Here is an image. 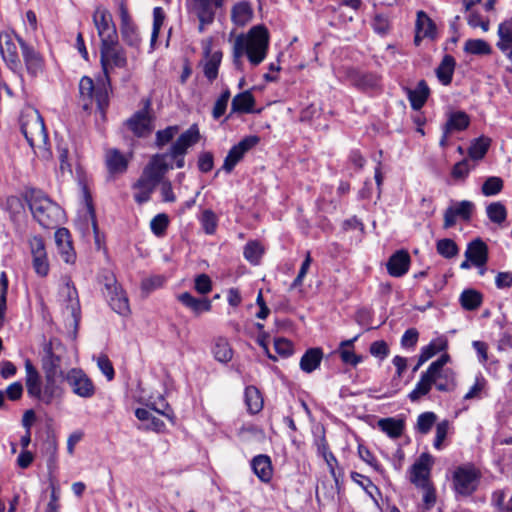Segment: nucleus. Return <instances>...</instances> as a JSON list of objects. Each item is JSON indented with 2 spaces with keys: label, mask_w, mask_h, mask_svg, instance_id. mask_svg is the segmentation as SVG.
Instances as JSON below:
<instances>
[{
  "label": "nucleus",
  "mask_w": 512,
  "mask_h": 512,
  "mask_svg": "<svg viewBox=\"0 0 512 512\" xmlns=\"http://www.w3.org/2000/svg\"><path fill=\"white\" fill-rule=\"evenodd\" d=\"M449 430V422L447 420H443L438 423L436 426V435L434 439L433 446L437 450H441L443 448V441L447 437Z\"/></svg>",
  "instance_id": "nucleus-60"
},
{
  "label": "nucleus",
  "mask_w": 512,
  "mask_h": 512,
  "mask_svg": "<svg viewBox=\"0 0 512 512\" xmlns=\"http://www.w3.org/2000/svg\"><path fill=\"white\" fill-rule=\"evenodd\" d=\"M80 217L82 224H96V216L89 195L86 194Z\"/></svg>",
  "instance_id": "nucleus-59"
},
{
  "label": "nucleus",
  "mask_w": 512,
  "mask_h": 512,
  "mask_svg": "<svg viewBox=\"0 0 512 512\" xmlns=\"http://www.w3.org/2000/svg\"><path fill=\"white\" fill-rule=\"evenodd\" d=\"M24 200L38 224H58L64 221L63 209L42 191L29 189L24 194Z\"/></svg>",
  "instance_id": "nucleus-3"
},
{
  "label": "nucleus",
  "mask_w": 512,
  "mask_h": 512,
  "mask_svg": "<svg viewBox=\"0 0 512 512\" xmlns=\"http://www.w3.org/2000/svg\"><path fill=\"white\" fill-rule=\"evenodd\" d=\"M251 466L253 472L262 482H269L272 478L273 470L271 460L267 455H258L252 459Z\"/></svg>",
  "instance_id": "nucleus-29"
},
{
  "label": "nucleus",
  "mask_w": 512,
  "mask_h": 512,
  "mask_svg": "<svg viewBox=\"0 0 512 512\" xmlns=\"http://www.w3.org/2000/svg\"><path fill=\"white\" fill-rule=\"evenodd\" d=\"M96 89V86L94 85L93 80L88 77L84 76L81 78L79 82V93L80 97L83 100V108L85 110H88L93 102V96L94 91Z\"/></svg>",
  "instance_id": "nucleus-39"
},
{
  "label": "nucleus",
  "mask_w": 512,
  "mask_h": 512,
  "mask_svg": "<svg viewBox=\"0 0 512 512\" xmlns=\"http://www.w3.org/2000/svg\"><path fill=\"white\" fill-rule=\"evenodd\" d=\"M459 301L463 309L474 311L482 305L483 296L475 289H466L461 293Z\"/></svg>",
  "instance_id": "nucleus-34"
},
{
  "label": "nucleus",
  "mask_w": 512,
  "mask_h": 512,
  "mask_svg": "<svg viewBox=\"0 0 512 512\" xmlns=\"http://www.w3.org/2000/svg\"><path fill=\"white\" fill-rule=\"evenodd\" d=\"M351 478L354 482H356L359 486H361L365 490V492L369 495V497H371L375 502H377V500L375 498V494L380 495V490L376 485L373 484V482L370 480V478H368L360 473H357V472H352Z\"/></svg>",
  "instance_id": "nucleus-45"
},
{
  "label": "nucleus",
  "mask_w": 512,
  "mask_h": 512,
  "mask_svg": "<svg viewBox=\"0 0 512 512\" xmlns=\"http://www.w3.org/2000/svg\"><path fill=\"white\" fill-rule=\"evenodd\" d=\"M156 185L148 182L143 178H139L138 181L133 185L134 199L139 204L147 202L150 199L152 192Z\"/></svg>",
  "instance_id": "nucleus-37"
},
{
  "label": "nucleus",
  "mask_w": 512,
  "mask_h": 512,
  "mask_svg": "<svg viewBox=\"0 0 512 512\" xmlns=\"http://www.w3.org/2000/svg\"><path fill=\"white\" fill-rule=\"evenodd\" d=\"M177 299L187 308H189L196 316L203 312H208L212 308L211 301L206 298H196L189 292L181 293Z\"/></svg>",
  "instance_id": "nucleus-23"
},
{
  "label": "nucleus",
  "mask_w": 512,
  "mask_h": 512,
  "mask_svg": "<svg viewBox=\"0 0 512 512\" xmlns=\"http://www.w3.org/2000/svg\"><path fill=\"white\" fill-rule=\"evenodd\" d=\"M432 465L433 457L428 453H422L410 468L411 483L420 488H427L430 484L429 476Z\"/></svg>",
  "instance_id": "nucleus-12"
},
{
  "label": "nucleus",
  "mask_w": 512,
  "mask_h": 512,
  "mask_svg": "<svg viewBox=\"0 0 512 512\" xmlns=\"http://www.w3.org/2000/svg\"><path fill=\"white\" fill-rule=\"evenodd\" d=\"M104 295L110 307L120 315H127L130 312L129 302L122 288L114 278L107 279Z\"/></svg>",
  "instance_id": "nucleus-11"
},
{
  "label": "nucleus",
  "mask_w": 512,
  "mask_h": 512,
  "mask_svg": "<svg viewBox=\"0 0 512 512\" xmlns=\"http://www.w3.org/2000/svg\"><path fill=\"white\" fill-rule=\"evenodd\" d=\"M63 350L61 342L54 338L44 345V356L42 358V369L48 377H63L61 369V355L56 351Z\"/></svg>",
  "instance_id": "nucleus-8"
},
{
  "label": "nucleus",
  "mask_w": 512,
  "mask_h": 512,
  "mask_svg": "<svg viewBox=\"0 0 512 512\" xmlns=\"http://www.w3.org/2000/svg\"><path fill=\"white\" fill-rule=\"evenodd\" d=\"M33 268L37 275L41 277L47 276L49 273V263L47 259V254H44L42 256H34Z\"/></svg>",
  "instance_id": "nucleus-61"
},
{
  "label": "nucleus",
  "mask_w": 512,
  "mask_h": 512,
  "mask_svg": "<svg viewBox=\"0 0 512 512\" xmlns=\"http://www.w3.org/2000/svg\"><path fill=\"white\" fill-rule=\"evenodd\" d=\"M212 352L214 358L221 363H227L233 357L232 348L230 347L228 340L223 337H219L215 340Z\"/></svg>",
  "instance_id": "nucleus-36"
},
{
  "label": "nucleus",
  "mask_w": 512,
  "mask_h": 512,
  "mask_svg": "<svg viewBox=\"0 0 512 512\" xmlns=\"http://www.w3.org/2000/svg\"><path fill=\"white\" fill-rule=\"evenodd\" d=\"M470 124V117L464 111H451L447 114L446 123L443 125L446 132H461L468 128Z\"/></svg>",
  "instance_id": "nucleus-27"
},
{
  "label": "nucleus",
  "mask_w": 512,
  "mask_h": 512,
  "mask_svg": "<svg viewBox=\"0 0 512 512\" xmlns=\"http://www.w3.org/2000/svg\"><path fill=\"white\" fill-rule=\"evenodd\" d=\"M380 78L376 74H364L358 80V85L365 90H373L379 87Z\"/></svg>",
  "instance_id": "nucleus-62"
},
{
  "label": "nucleus",
  "mask_w": 512,
  "mask_h": 512,
  "mask_svg": "<svg viewBox=\"0 0 512 512\" xmlns=\"http://www.w3.org/2000/svg\"><path fill=\"white\" fill-rule=\"evenodd\" d=\"M27 393L30 397L36 398L42 402V383L40 376L26 378Z\"/></svg>",
  "instance_id": "nucleus-58"
},
{
  "label": "nucleus",
  "mask_w": 512,
  "mask_h": 512,
  "mask_svg": "<svg viewBox=\"0 0 512 512\" xmlns=\"http://www.w3.org/2000/svg\"><path fill=\"white\" fill-rule=\"evenodd\" d=\"M419 332L415 328L407 329L402 338H401V346L403 348H414L418 342Z\"/></svg>",
  "instance_id": "nucleus-63"
},
{
  "label": "nucleus",
  "mask_w": 512,
  "mask_h": 512,
  "mask_svg": "<svg viewBox=\"0 0 512 512\" xmlns=\"http://www.w3.org/2000/svg\"><path fill=\"white\" fill-rule=\"evenodd\" d=\"M474 205L470 201L452 203L444 214V224H455L456 221H470Z\"/></svg>",
  "instance_id": "nucleus-17"
},
{
  "label": "nucleus",
  "mask_w": 512,
  "mask_h": 512,
  "mask_svg": "<svg viewBox=\"0 0 512 512\" xmlns=\"http://www.w3.org/2000/svg\"><path fill=\"white\" fill-rule=\"evenodd\" d=\"M58 377H48L45 375V384L42 388V402L45 404H50L53 399L60 394V389L56 384V379Z\"/></svg>",
  "instance_id": "nucleus-44"
},
{
  "label": "nucleus",
  "mask_w": 512,
  "mask_h": 512,
  "mask_svg": "<svg viewBox=\"0 0 512 512\" xmlns=\"http://www.w3.org/2000/svg\"><path fill=\"white\" fill-rule=\"evenodd\" d=\"M93 22L101 43L118 39L111 13L103 7H97L93 14Z\"/></svg>",
  "instance_id": "nucleus-10"
},
{
  "label": "nucleus",
  "mask_w": 512,
  "mask_h": 512,
  "mask_svg": "<svg viewBox=\"0 0 512 512\" xmlns=\"http://www.w3.org/2000/svg\"><path fill=\"white\" fill-rule=\"evenodd\" d=\"M437 420L434 412H424L418 416L416 429L421 434H427Z\"/></svg>",
  "instance_id": "nucleus-50"
},
{
  "label": "nucleus",
  "mask_w": 512,
  "mask_h": 512,
  "mask_svg": "<svg viewBox=\"0 0 512 512\" xmlns=\"http://www.w3.org/2000/svg\"><path fill=\"white\" fill-rule=\"evenodd\" d=\"M436 26L432 19L424 12H417L415 43L418 45L421 38H434Z\"/></svg>",
  "instance_id": "nucleus-22"
},
{
  "label": "nucleus",
  "mask_w": 512,
  "mask_h": 512,
  "mask_svg": "<svg viewBox=\"0 0 512 512\" xmlns=\"http://www.w3.org/2000/svg\"><path fill=\"white\" fill-rule=\"evenodd\" d=\"M65 290L67 297L66 309L70 312L71 316L76 319L80 308L77 290L70 280L66 282Z\"/></svg>",
  "instance_id": "nucleus-42"
},
{
  "label": "nucleus",
  "mask_w": 512,
  "mask_h": 512,
  "mask_svg": "<svg viewBox=\"0 0 512 512\" xmlns=\"http://www.w3.org/2000/svg\"><path fill=\"white\" fill-rule=\"evenodd\" d=\"M7 208L10 211L13 222H20V215L25 212L23 200L17 196H11L7 199Z\"/></svg>",
  "instance_id": "nucleus-53"
},
{
  "label": "nucleus",
  "mask_w": 512,
  "mask_h": 512,
  "mask_svg": "<svg viewBox=\"0 0 512 512\" xmlns=\"http://www.w3.org/2000/svg\"><path fill=\"white\" fill-rule=\"evenodd\" d=\"M481 474L472 464H464L455 468L452 474V485L456 494L470 496L478 488Z\"/></svg>",
  "instance_id": "nucleus-5"
},
{
  "label": "nucleus",
  "mask_w": 512,
  "mask_h": 512,
  "mask_svg": "<svg viewBox=\"0 0 512 512\" xmlns=\"http://www.w3.org/2000/svg\"><path fill=\"white\" fill-rule=\"evenodd\" d=\"M455 64V59L451 55H445L436 68V76L443 85H449L451 83Z\"/></svg>",
  "instance_id": "nucleus-32"
},
{
  "label": "nucleus",
  "mask_w": 512,
  "mask_h": 512,
  "mask_svg": "<svg viewBox=\"0 0 512 512\" xmlns=\"http://www.w3.org/2000/svg\"><path fill=\"white\" fill-rule=\"evenodd\" d=\"M323 352L321 348H309L300 359V368L305 373H312L321 364Z\"/></svg>",
  "instance_id": "nucleus-30"
},
{
  "label": "nucleus",
  "mask_w": 512,
  "mask_h": 512,
  "mask_svg": "<svg viewBox=\"0 0 512 512\" xmlns=\"http://www.w3.org/2000/svg\"><path fill=\"white\" fill-rule=\"evenodd\" d=\"M16 40L21 49L23 62L29 75L35 77L43 72L44 59L36 48L26 42L21 36L16 35Z\"/></svg>",
  "instance_id": "nucleus-9"
},
{
  "label": "nucleus",
  "mask_w": 512,
  "mask_h": 512,
  "mask_svg": "<svg viewBox=\"0 0 512 512\" xmlns=\"http://www.w3.org/2000/svg\"><path fill=\"white\" fill-rule=\"evenodd\" d=\"M105 160L111 174H122L127 170L128 159L117 149H109L106 152Z\"/></svg>",
  "instance_id": "nucleus-26"
},
{
  "label": "nucleus",
  "mask_w": 512,
  "mask_h": 512,
  "mask_svg": "<svg viewBox=\"0 0 512 512\" xmlns=\"http://www.w3.org/2000/svg\"><path fill=\"white\" fill-rule=\"evenodd\" d=\"M449 361L450 356L443 354L436 361L432 362L428 369L421 374L419 381L415 388L409 393L408 398L412 402H417L423 396H426L430 392L433 382H436L435 374L439 373L441 366H445Z\"/></svg>",
  "instance_id": "nucleus-6"
},
{
  "label": "nucleus",
  "mask_w": 512,
  "mask_h": 512,
  "mask_svg": "<svg viewBox=\"0 0 512 512\" xmlns=\"http://www.w3.org/2000/svg\"><path fill=\"white\" fill-rule=\"evenodd\" d=\"M268 45V31L263 26H255L247 34L238 35L233 43L234 65L240 68L244 55L253 66L259 65L266 57Z\"/></svg>",
  "instance_id": "nucleus-1"
},
{
  "label": "nucleus",
  "mask_w": 512,
  "mask_h": 512,
  "mask_svg": "<svg viewBox=\"0 0 512 512\" xmlns=\"http://www.w3.org/2000/svg\"><path fill=\"white\" fill-rule=\"evenodd\" d=\"M127 125L138 137L146 136L152 131L151 118L146 110L136 112L127 121Z\"/></svg>",
  "instance_id": "nucleus-21"
},
{
  "label": "nucleus",
  "mask_w": 512,
  "mask_h": 512,
  "mask_svg": "<svg viewBox=\"0 0 512 512\" xmlns=\"http://www.w3.org/2000/svg\"><path fill=\"white\" fill-rule=\"evenodd\" d=\"M66 380L72 391L82 398H91L95 394L93 382L80 369H71L66 375Z\"/></svg>",
  "instance_id": "nucleus-14"
},
{
  "label": "nucleus",
  "mask_w": 512,
  "mask_h": 512,
  "mask_svg": "<svg viewBox=\"0 0 512 512\" xmlns=\"http://www.w3.org/2000/svg\"><path fill=\"white\" fill-rule=\"evenodd\" d=\"M379 428L391 438H398L404 430V421L395 418H383L378 421Z\"/></svg>",
  "instance_id": "nucleus-35"
},
{
  "label": "nucleus",
  "mask_w": 512,
  "mask_h": 512,
  "mask_svg": "<svg viewBox=\"0 0 512 512\" xmlns=\"http://www.w3.org/2000/svg\"><path fill=\"white\" fill-rule=\"evenodd\" d=\"M407 97L413 110H420L426 103L430 89L425 80L418 82L415 89H406Z\"/></svg>",
  "instance_id": "nucleus-25"
},
{
  "label": "nucleus",
  "mask_w": 512,
  "mask_h": 512,
  "mask_svg": "<svg viewBox=\"0 0 512 512\" xmlns=\"http://www.w3.org/2000/svg\"><path fill=\"white\" fill-rule=\"evenodd\" d=\"M165 158L166 154L154 155L148 165L144 168L140 177L157 186L170 169Z\"/></svg>",
  "instance_id": "nucleus-16"
},
{
  "label": "nucleus",
  "mask_w": 512,
  "mask_h": 512,
  "mask_svg": "<svg viewBox=\"0 0 512 512\" xmlns=\"http://www.w3.org/2000/svg\"><path fill=\"white\" fill-rule=\"evenodd\" d=\"M100 63L105 80L110 82V73L115 68H125L127 66V56L123 47L120 46L118 39L107 41L100 44Z\"/></svg>",
  "instance_id": "nucleus-4"
},
{
  "label": "nucleus",
  "mask_w": 512,
  "mask_h": 512,
  "mask_svg": "<svg viewBox=\"0 0 512 512\" xmlns=\"http://www.w3.org/2000/svg\"><path fill=\"white\" fill-rule=\"evenodd\" d=\"M223 2L224 0H192L193 10L200 22V32L214 21L216 10L223 6Z\"/></svg>",
  "instance_id": "nucleus-15"
},
{
  "label": "nucleus",
  "mask_w": 512,
  "mask_h": 512,
  "mask_svg": "<svg viewBox=\"0 0 512 512\" xmlns=\"http://www.w3.org/2000/svg\"><path fill=\"white\" fill-rule=\"evenodd\" d=\"M488 218L496 224H501L506 220L507 211L505 206L500 202L491 203L487 209Z\"/></svg>",
  "instance_id": "nucleus-48"
},
{
  "label": "nucleus",
  "mask_w": 512,
  "mask_h": 512,
  "mask_svg": "<svg viewBox=\"0 0 512 512\" xmlns=\"http://www.w3.org/2000/svg\"><path fill=\"white\" fill-rule=\"evenodd\" d=\"M200 140V132L196 124L191 125L186 131H184L177 140L171 145L169 155L176 160L175 165L177 168H183L185 165L184 156L188 149L193 145L197 144Z\"/></svg>",
  "instance_id": "nucleus-7"
},
{
  "label": "nucleus",
  "mask_w": 512,
  "mask_h": 512,
  "mask_svg": "<svg viewBox=\"0 0 512 512\" xmlns=\"http://www.w3.org/2000/svg\"><path fill=\"white\" fill-rule=\"evenodd\" d=\"M120 32L123 41L131 46V47H137L140 43V37L137 31V27L134 23L127 24V25H120Z\"/></svg>",
  "instance_id": "nucleus-47"
},
{
  "label": "nucleus",
  "mask_w": 512,
  "mask_h": 512,
  "mask_svg": "<svg viewBox=\"0 0 512 512\" xmlns=\"http://www.w3.org/2000/svg\"><path fill=\"white\" fill-rule=\"evenodd\" d=\"M20 127L34 153L42 159H48L50 157V151L47 148L48 135L39 111L34 108L24 110L20 116Z\"/></svg>",
  "instance_id": "nucleus-2"
},
{
  "label": "nucleus",
  "mask_w": 512,
  "mask_h": 512,
  "mask_svg": "<svg viewBox=\"0 0 512 512\" xmlns=\"http://www.w3.org/2000/svg\"><path fill=\"white\" fill-rule=\"evenodd\" d=\"M108 83H102L101 85H97L94 91L93 100H95L98 109L103 112L105 108L108 106L109 95H108Z\"/></svg>",
  "instance_id": "nucleus-52"
},
{
  "label": "nucleus",
  "mask_w": 512,
  "mask_h": 512,
  "mask_svg": "<svg viewBox=\"0 0 512 512\" xmlns=\"http://www.w3.org/2000/svg\"><path fill=\"white\" fill-rule=\"evenodd\" d=\"M166 281L163 275H153L145 278L141 283V288L146 293H150L158 288H161Z\"/></svg>",
  "instance_id": "nucleus-57"
},
{
  "label": "nucleus",
  "mask_w": 512,
  "mask_h": 512,
  "mask_svg": "<svg viewBox=\"0 0 512 512\" xmlns=\"http://www.w3.org/2000/svg\"><path fill=\"white\" fill-rule=\"evenodd\" d=\"M503 188V181L499 177H489L482 185V193L485 196H493L498 194Z\"/></svg>",
  "instance_id": "nucleus-54"
},
{
  "label": "nucleus",
  "mask_w": 512,
  "mask_h": 512,
  "mask_svg": "<svg viewBox=\"0 0 512 512\" xmlns=\"http://www.w3.org/2000/svg\"><path fill=\"white\" fill-rule=\"evenodd\" d=\"M259 140L258 136L250 135L243 138L238 144L234 145L225 157L222 169L227 173H230L244 157L245 153L259 143Z\"/></svg>",
  "instance_id": "nucleus-13"
},
{
  "label": "nucleus",
  "mask_w": 512,
  "mask_h": 512,
  "mask_svg": "<svg viewBox=\"0 0 512 512\" xmlns=\"http://www.w3.org/2000/svg\"><path fill=\"white\" fill-rule=\"evenodd\" d=\"M179 128L178 126H168L167 128L163 130H159L156 133V145L158 147H163L164 145L168 144L178 133Z\"/></svg>",
  "instance_id": "nucleus-56"
},
{
  "label": "nucleus",
  "mask_w": 512,
  "mask_h": 512,
  "mask_svg": "<svg viewBox=\"0 0 512 512\" xmlns=\"http://www.w3.org/2000/svg\"><path fill=\"white\" fill-rule=\"evenodd\" d=\"M497 33L499 37L497 47L512 58V17L499 24Z\"/></svg>",
  "instance_id": "nucleus-24"
},
{
  "label": "nucleus",
  "mask_w": 512,
  "mask_h": 512,
  "mask_svg": "<svg viewBox=\"0 0 512 512\" xmlns=\"http://www.w3.org/2000/svg\"><path fill=\"white\" fill-rule=\"evenodd\" d=\"M274 348L282 357H288L293 353V345L291 341L285 338H277L274 340Z\"/></svg>",
  "instance_id": "nucleus-64"
},
{
  "label": "nucleus",
  "mask_w": 512,
  "mask_h": 512,
  "mask_svg": "<svg viewBox=\"0 0 512 512\" xmlns=\"http://www.w3.org/2000/svg\"><path fill=\"white\" fill-rule=\"evenodd\" d=\"M410 263L409 253L406 250H398L390 256L386 264L387 271L392 277H402L408 272Z\"/></svg>",
  "instance_id": "nucleus-19"
},
{
  "label": "nucleus",
  "mask_w": 512,
  "mask_h": 512,
  "mask_svg": "<svg viewBox=\"0 0 512 512\" xmlns=\"http://www.w3.org/2000/svg\"><path fill=\"white\" fill-rule=\"evenodd\" d=\"M490 142V139L484 136H481L473 141L468 150L470 158L473 160L482 159L490 147Z\"/></svg>",
  "instance_id": "nucleus-43"
},
{
  "label": "nucleus",
  "mask_w": 512,
  "mask_h": 512,
  "mask_svg": "<svg viewBox=\"0 0 512 512\" xmlns=\"http://www.w3.org/2000/svg\"><path fill=\"white\" fill-rule=\"evenodd\" d=\"M222 60V52L215 51L210 53L209 48L205 50V60L203 63V72L209 82H213L218 77L219 66Z\"/></svg>",
  "instance_id": "nucleus-28"
},
{
  "label": "nucleus",
  "mask_w": 512,
  "mask_h": 512,
  "mask_svg": "<svg viewBox=\"0 0 512 512\" xmlns=\"http://www.w3.org/2000/svg\"><path fill=\"white\" fill-rule=\"evenodd\" d=\"M436 249L437 252L445 258H452L459 252L456 243L448 238L439 240L437 242Z\"/></svg>",
  "instance_id": "nucleus-51"
},
{
  "label": "nucleus",
  "mask_w": 512,
  "mask_h": 512,
  "mask_svg": "<svg viewBox=\"0 0 512 512\" xmlns=\"http://www.w3.org/2000/svg\"><path fill=\"white\" fill-rule=\"evenodd\" d=\"M165 19L164 11L161 7H155L153 9V29L151 34V45L153 46L156 42L160 29Z\"/></svg>",
  "instance_id": "nucleus-55"
},
{
  "label": "nucleus",
  "mask_w": 512,
  "mask_h": 512,
  "mask_svg": "<svg viewBox=\"0 0 512 512\" xmlns=\"http://www.w3.org/2000/svg\"><path fill=\"white\" fill-rule=\"evenodd\" d=\"M255 104V98L250 91H244L237 94L231 103L233 112L236 113H251Z\"/></svg>",
  "instance_id": "nucleus-31"
},
{
  "label": "nucleus",
  "mask_w": 512,
  "mask_h": 512,
  "mask_svg": "<svg viewBox=\"0 0 512 512\" xmlns=\"http://www.w3.org/2000/svg\"><path fill=\"white\" fill-rule=\"evenodd\" d=\"M464 50L474 55H484L490 53L489 44L482 39H469L466 41Z\"/></svg>",
  "instance_id": "nucleus-49"
},
{
  "label": "nucleus",
  "mask_w": 512,
  "mask_h": 512,
  "mask_svg": "<svg viewBox=\"0 0 512 512\" xmlns=\"http://www.w3.org/2000/svg\"><path fill=\"white\" fill-rule=\"evenodd\" d=\"M55 243L62 259L68 264L74 263L76 256L72 246L70 232L66 227H60L55 232Z\"/></svg>",
  "instance_id": "nucleus-18"
},
{
  "label": "nucleus",
  "mask_w": 512,
  "mask_h": 512,
  "mask_svg": "<svg viewBox=\"0 0 512 512\" xmlns=\"http://www.w3.org/2000/svg\"><path fill=\"white\" fill-rule=\"evenodd\" d=\"M356 339H357V337L350 339V340L342 341L340 343L339 354H340L341 360L345 364H350V365L356 366L358 363H360L362 361V357L356 355L353 352V350L351 349L353 347V343Z\"/></svg>",
  "instance_id": "nucleus-40"
},
{
  "label": "nucleus",
  "mask_w": 512,
  "mask_h": 512,
  "mask_svg": "<svg viewBox=\"0 0 512 512\" xmlns=\"http://www.w3.org/2000/svg\"><path fill=\"white\" fill-rule=\"evenodd\" d=\"M434 377L436 382H433V385L438 391L449 392L455 388V375L451 369L441 366L439 373H436Z\"/></svg>",
  "instance_id": "nucleus-33"
},
{
  "label": "nucleus",
  "mask_w": 512,
  "mask_h": 512,
  "mask_svg": "<svg viewBox=\"0 0 512 512\" xmlns=\"http://www.w3.org/2000/svg\"><path fill=\"white\" fill-rule=\"evenodd\" d=\"M466 258L476 267H483L488 261V247L480 239L471 241L465 252Z\"/></svg>",
  "instance_id": "nucleus-20"
},
{
  "label": "nucleus",
  "mask_w": 512,
  "mask_h": 512,
  "mask_svg": "<svg viewBox=\"0 0 512 512\" xmlns=\"http://www.w3.org/2000/svg\"><path fill=\"white\" fill-rule=\"evenodd\" d=\"M245 402L247 409L251 414H256L263 408V399L259 390L254 386H248L245 389Z\"/></svg>",
  "instance_id": "nucleus-38"
},
{
  "label": "nucleus",
  "mask_w": 512,
  "mask_h": 512,
  "mask_svg": "<svg viewBox=\"0 0 512 512\" xmlns=\"http://www.w3.org/2000/svg\"><path fill=\"white\" fill-rule=\"evenodd\" d=\"M232 20L239 25H244L251 17V8L247 2L237 3L232 9Z\"/></svg>",
  "instance_id": "nucleus-46"
},
{
  "label": "nucleus",
  "mask_w": 512,
  "mask_h": 512,
  "mask_svg": "<svg viewBox=\"0 0 512 512\" xmlns=\"http://www.w3.org/2000/svg\"><path fill=\"white\" fill-rule=\"evenodd\" d=\"M264 254V247L256 240L249 241L244 246V258L252 265H258Z\"/></svg>",
  "instance_id": "nucleus-41"
}]
</instances>
